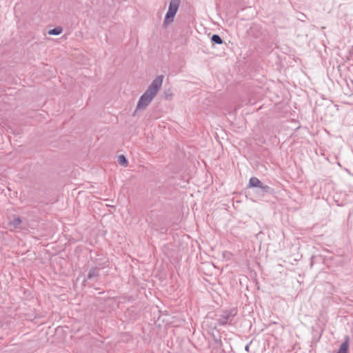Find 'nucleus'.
Masks as SVG:
<instances>
[{
    "mask_svg": "<svg viewBox=\"0 0 353 353\" xmlns=\"http://www.w3.org/2000/svg\"><path fill=\"white\" fill-rule=\"evenodd\" d=\"M21 223V220L20 219V218L17 217V218H14L10 223V226H12L13 228H17Z\"/></svg>",
    "mask_w": 353,
    "mask_h": 353,
    "instance_id": "obj_4",
    "label": "nucleus"
},
{
    "mask_svg": "<svg viewBox=\"0 0 353 353\" xmlns=\"http://www.w3.org/2000/svg\"><path fill=\"white\" fill-rule=\"evenodd\" d=\"M119 161L121 164H123L124 165H127V160L123 155L119 156Z\"/></svg>",
    "mask_w": 353,
    "mask_h": 353,
    "instance_id": "obj_7",
    "label": "nucleus"
},
{
    "mask_svg": "<svg viewBox=\"0 0 353 353\" xmlns=\"http://www.w3.org/2000/svg\"><path fill=\"white\" fill-rule=\"evenodd\" d=\"M62 32V28L60 27H57L54 29L50 30L48 31V34L50 35H58Z\"/></svg>",
    "mask_w": 353,
    "mask_h": 353,
    "instance_id": "obj_5",
    "label": "nucleus"
},
{
    "mask_svg": "<svg viewBox=\"0 0 353 353\" xmlns=\"http://www.w3.org/2000/svg\"><path fill=\"white\" fill-rule=\"evenodd\" d=\"M212 40L216 43H218V44H221L222 43V39H221V37L219 36V35H216V34H214L212 37Z\"/></svg>",
    "mask_w": 353,
    "mask_h": 353,
    "instance_id": "obj_6",
    "label": "nucleus"
},
{
    "mask_svg": "<svg viewBox=\"0 0 353 353\" xmlns=\"http://www.w3.org/2000/svg\"><path fill=\"white\" fill-rule=\"evenodd\" d=\"M179 0H171L168 8V11L166 13L164 23H170L173 21L174 17L178 10L179 6Z\"/></svg>",
    "mask_w": 353,
    "mask_h": 353,
    "instance_id": "obj_2",
    "label": "nucleus"
},
{
    "mask_svg": "<svg viewBox=\"0 0 353 353\" xmlns=\"http://www.w3.org/2000/svg\"><path fill=\"white\" fill-rule=\"evenodd\" d=\"M163 80V77L159 76L152 81L146 92L141 97L137 104V109H143L151 102L161 87Z\"/></svg>",
    "mask_w": 353,
    "mask_h": 353,
    "instance_id": "obj_1",
    "label": "nucleus"
},
{
    "mask_svg": "<svg viewBox=\"0 0 353 353\" xmlns=\"http://www.w3.org/2000/svg\"><path fill=\"white\" fill-rule=\"evenodd\" d=\"M260 188L261 189H267L268 185H263L261 181L256 177H252L250 179L248 188Z\"/></svg>",
    "mask_w": 353,
    "mask_h": 353,
    "instance_id": "obj_3",
    "label": "nucleus"
}]
</instances>
